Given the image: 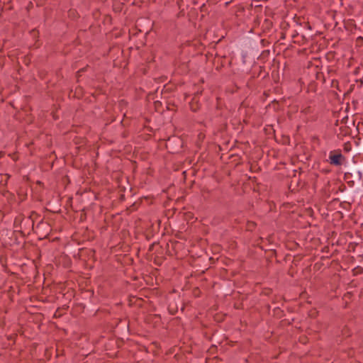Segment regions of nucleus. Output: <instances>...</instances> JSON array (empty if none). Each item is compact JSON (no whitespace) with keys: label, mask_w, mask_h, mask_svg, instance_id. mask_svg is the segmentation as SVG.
Masks as SVG:
<instances>
[{"label":"nucleus","mask_w":363,"mask_h":363,"mask_svg":"<svg viewBox=\"0 0 363 363\" xmlns=\"http://www.w3.org/2000/svg\"><path fill=\"white\" fill-rule=\"evenodd\" d=\"M329 161L333 165L340 166L342 164L345 158L340 150L330 151L329 153Z\"/></svg>","instance_id":"obj_1"}]
</instances>
